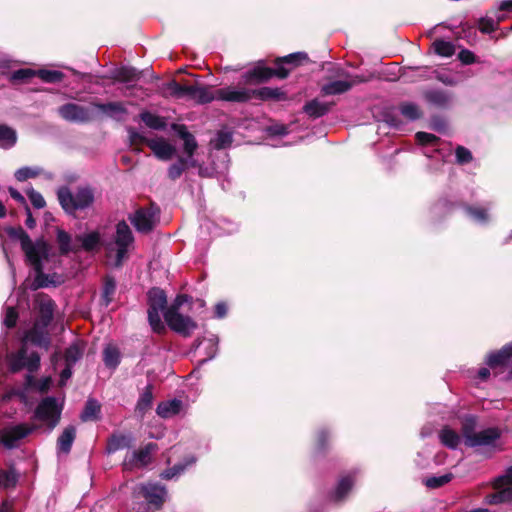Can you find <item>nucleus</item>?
I'll use <instances>...</instances> for the list:
<instances>
[{
  "label": "nucleus",
  "mask_w": 512,
  "mask_h": 512,
  "mask_svg": "<svg viewBox=\"0 0 512 512\" xmlns=\"http://www.w3.org/2000/svg\"><path fill=\"white\" fill-rule=\"evenodd\" d=\"M57 199L69 216H75L77 211L90 208L95 201V191L91 186H79L75 193L68 186H61L57 190Z\"/></svg>",
  "instance_id": "f257e3e1"
},
{
  "label": "nucleus",
  "mask_w": 512,
  "mask_h": 512,
  "mask_svg": "<svg viewBox=\"0 0 512 512\" xmlns=\"http://www.w3.org/2000/svg\"><path fill=\"white\" fill-rule=\"evenodd\" d=\"M477 424L478 418L475 415L468 414L461 418V434L465 446L470 448L490 446L501 437V432L496 427L476 432Z\"/></svg>",
  "instance_id": "f03ea898"
},
{
  "label": "nucleus",
  "mask_w": 512,
  "mask_h": 512,
  "mask_svg": "<svg viewBox=\"0 0 512 512\" xmlns=\"http://www.w3.org/2000/svg\"><path fill=\"white\" fill-rule=\"evenodd\" d=\"M5 232L11 240H17L20 242L21 249L25 254L26 262L32 265V260L29 257L30 253L38 258L40 263L44 260H49L50 257V244L43 238L36 239L33 242L28 233L21 227L8 226L5 228Z\"/></svg>",
  "instance_id": "7ed1b4c3"
},
{
  "label": "nucleus",
  "mask_w": 512,
  "mask_h": 512,
  "mask_svg": "<svg viewBox=\"0 0 512 512\" xmlns=\"http://www.w3.org/2000/svg\"><path fill=\"white\" fill-rule=\"evenodd\" d=\"M163 95L176 99L187 98L198 104H207L213 101V90L207 86L183 85L172 79L163 84Z\"/></svg>",
  "instance_id": "20e7f679"
},
{
  "label": "nucleus",
  "mask_w": 512,
  "mask_h": 512,
  "mask_svg": "<svg viewBox=\"0 0 512 512\" xmlns=\"http://www.w3.org/2000/svg\"><path fill=\"white\" fill-rule=\"evenodd\" d=\"M148 321L152 330L157 334L166 332V327L161 320L160 312L164 314L168 308L166 292L160 287H152L147 292Z\"/></svg>",
  "instance_id": "39448f33"
},
{
  "label": "nucleus",
  "mask_w": 512,
  "mask_h": 512,
  "mask_svg": "<svg viewBox=\"0 0 512 512\" xmlns=\"http://www.w3.org/2000/svg\"><path fill=\"white\" fill-rule=\"evenodd\" d=\"M273 77L287 79L288 72L283 67H268L261 60L241 75V82L248 86L260 85L269 82Z\"/></svg>",
  "instance_id": "423d86ee"
},
{
  "label": "nucleus",
  "mask_w": 512,
  "mask_h": 512,
  "mask_svg": "<svg viewBox=\"0 0 512 512\" xmlns=\"http://www.w3.org/2000/svg\"><path fill=\"white\" fill-rule=\"evenodd\" d=\"M62 409L55 397L47 396L36 406L33 419L45 423L49 430H53L60 422Z\"/></svg>",
  "instance_id": "0eeeda50"
},
{
  "label": "nucleus",
  "mask_w": 512,
  "mask_h": 512,
  "mask_svg": "<svg viewBox=\"0 0 512 512\" xmlns=\"http://www.w3.org/2000/svg\"><path fill=\"white\" fill-rule=\"evenodd\" d=\"M160 209L155 204L139 207L134 214L129 216V220L134 228L140 233H150L159 222Z\"/></svg>",
  "instance_id": "6e6552de"
},
{
  "label": "nucleus",
  "mask_w": 512,
  "mask_h": 512,
  "mask_svg": "<svg viewBox=\"0 0 512 512\" xmlns=\"http://www.w3.org/2000/svg\"><path fill=\"white\" fill-rule=\"evenodd\" d=\"M37 429L36 425L19 423L4 427L0 430V444L6 449L12 450L20 446V442Z\"/></svg>",
  "instance_id": "1a4fd4ad"
},
{
  "label": "nucleus",
  "mask_w": 512,
  "mask_h": 512,
  "mask_svg": "<svg viewBox=\"0 0 512 512\" xmlns=\"http://www.w3.org/2000/svg\"><path fill=\"white\" fill-rule=\"evenodd\" d=\"M158 450V445L154 442H149L138 450L133 451L127 455L123 461L124 470H133L135 468L146 467L152 461V453Z\"/></svg>",
  "instance_id": "9d476101"
},
{
  "label": "nucleus",
  "mask_w": 512,
  "mask_h": 512,
  "mask_svg": "<svg viewBox=\"0 0 512 512\" xmlns=\"http://www.w3.org/2000/svg\"><path fill=\"white\" fill-rule=\"evenodd\" d=\"M168 327L183 337H189L198 327L197 323L189 316L179 313L164 314Z\"/></svg>",
  "instance_id": "9b49d317"
},
{
  "label": "nucleus",
  "mask_w": 512,
  "mask_h": 512,
  "mask_svg": "<svg viewBox=\"0 0 512 512\" xmlns=\"http://www.w3.org/2000/svg\"><path fill=\"white\" fill-rule=\"evenodd\" d=\"M58 114L62 119L68 122L88 123L92 120L89 109L75 103L61 105L58 108Z\"/></svg>",
  "instance_id": "f8f14e48"
},
{
  "label": "nucleus",
  "mask_w": 512,
  "mask_h": 512,
  "mask_svg": "<svg viewBox=\"0 0 512 512\" xmlns=\"http://www.w3.org/2000/svg\"><path fill=\"white\" fill-rule=\"evenodd\" d=\"M253 89H235L233 86L219 88L213 91V100L233 103H247L253 98Z\"/></svg>",
  "instance_id": "ddd939ff"
},
{
  "label": "nucleus",
  "mask_w": 512,
  "mask_h": 512,
  "mask_svg": "<svg viewBox=\"0 0 512 512\" xmlns=\"http://www.w3.org/2000/svg\"><path fill=\"white\" fill-rule=\"evenodd\" d=\"M423 98L429 105L446 110L451 107L454 94L443 89H430L423 93Z\"/></svg>",
  "instance_id": "4468645a"
},
{
  "label": "nucleus",
  "mask_w": 512,
  "mask_h": 512,
  "mask_svg": "<svg viewBox=\"0 0 512 512\" xmlns=\"http://www.w3.org/2000/svg\"><path fill=\"white\" fill-rule=\"evenodd\" d=\"M47 327L34 322L32 328L25 332L23 341H29L37 347L48 350L51 345V338Z\"/></svg>",
  "instance_id": "2eb2a0df"
},
{
  "label": "nucleus",
  "mask_w": 512,
  "mask_h": 512,
  "mask_svg": "<svg viewBox=\"0 0 512 512\" xmlns=\"http://www.w3.org/2000/svg\"><path fill=\"white\" fill-rule=\"evenodd\" d=\"M350 80H335L324 84L321 87V93L323 95H340L349 91L353 86L365 82L362 76L354 75L350 76Z\"/></svg>",
  "instance_id": "dca6fc26"
},
{
  "label": "nucleus",
  "mask_w": 512,
  "mask_h": 512,
  "mask_svg": "<svg viewBox=\"0 0 512 512\" xmlns=\"http://www.w3.org/2000/svg\"><path fill=\"white\" fill-rule=\"evenodd\" d=\"M311 60L306 52H295L286 56L276 57L272 63L276 67H283L287 70L288 76L291 71L302 65L310 63Z\"/></svg>",
  "instance_id": "f3484780"
},
{
  "label": "nucleus",
  "mask_w": 512,
  "mask_h": 512,
  "mask_svg": "<svg viewBox=\"0 0 512 512\" xmlns=\"http://www.w3.org/2000/svg\"><path fill=\"white\" fill-rule=\"evenodd\" d=\"M171 129L183 141V151L185 155L190 158L194 157L198 149V142L195 136L188 131L187 126L185 124L173 123L171 124Z\"/></svg>",
  "instance_id": "a211bd4d"
},
{
  "label": "nucleus",
  "mask_w": 512,
  "mask_h": 512,
  "mask_svg": "<svg viewBox=\"0 0 512 512\" xmlns=\"http://www.w3.org/2000/svg\"><path fill=\"white\" fill-rule=\"evenodd\" d=\"M40 355L32 352L28 359H20L18 356L11 354L9 356V370L17 373L26 368L30 373L36 372L40 367Z\"/></svg>",
  "instance_id": "6ab92c4d"
},
{
  "label": "nucleus",
  "mask_w": 512,
  "mask_h": 512,
  "mask_svg": "<svg viewBox=\"0 0 512 512\" xmlns=\"http://www.w3.org/2000/svg\"><path fill=\"white\" fill-rule=\"evenodd\" d=\"M56 304L48 295H43L38 300V316L35 320L41 326H49L54 319Z\"/></svg>",
  "instance_id": "aec40b11"
},
{
  "label": "nucleus",
  "mask_w": 512,
  "mask_h": 512,
  "mask_svg": "<svg viewBox=\"0 0 512 512\" xmlns=\"http://www.w3.org/2000/svg\"><path fill=\"white\" fill-rule=\"evenodd\" d=\"M141 493L150 505L160 509L165 502L167 490L163 485L149 484L142 487Z\"/></svg>",
  "instance_id": "412c9836"
},
{
  "label": "nucleus",
  "mask_w": 512,
  "mask_h": 512,
  "mask_svg": "<svg viewBox=\"0 0 512 512\" xmlns=\"http://www.w3.org/2000/svg\"><path fill=\"white\" fill-rule=\"evenodd\" d=\"M253 98H256L260 101H287L289 99L286 91L282 90L278 87H261L258 89H253Z\"/></svg>",
  "instance_id": "4be33fe9"
},
{
  "label": "nucleus",
  "mask_w": 512,
  "mask_h": 512,
  "mask_svg": "<svg viewBox=\"0 0 512 512\" xmlns=\"http://www.w3.org/2000/svg\"><path fill=\"white\" fill-rule=\"evenodd\" d=\"M154 155L163 161H168L176 154V148L165 139L151 140L148 146Z\"/></svg>",
  "instance_id": "5701e85b"
},
{
  "label": "nucleus",
  "mask_w": 512,
  "mask_h": 512,
  "mask_svg": "<svg viewBox=\"0 0 512 512\" xmlns=\"http://www.w3.org/2000/svg\"><path fill=\"white\" fill-rule=\"evenodd\" d=\"M334 103L321 102L318 99H312L305 103L302 110L312 119H317L328 114Z\"/></svg>",
  "instance_id": "b1692460"
},
{
  "label": "nucleus",
  "mask_w": 512,
  "mask_h": 512,
  "mask_svg": "<svg viewBox=\"0 0 512 512\" xmlns=\"http://www.w3.org/2000/svg\"><path fill=\"white\" fill-rule=\"evenodd\" d=\"M29 257L32 260L31 266L36 274L32 283V289L37 290L40 288H46L50 284H54V282L49 279V275L44 273L43 263H40L38 258L34 257L31 253Z\"/></svg>",
  "instance_id": "393cba45"
},
{
  "label": "nucleus",
  "mask_w": 512,
  "mask_h": 512,
  "mask_svg": "<svg viewBox=\"0 0 512 512\" xmlns=\"http://www.w3.org/2000/svg\"><path fill=\"white\" fill-rule=\"evenodd\" d=\"M132 446V437L121 433H113L107 439L106 452L115 453L118 450L130 448Z\"/></svg>",
  "instance_id": "a878e982"
},
{
  "label": "nucleus",
  "mask_w": 512,
  "mask_h": 512,
  "mask_svg": "<svg viewBox=\"0 0 512 512\" xmlns=\"http://www.w3.org/2000/svg\"><path fill=\"white\" fill-rule=\"evenodd\" d=\"M56 240L59 246L60 255L66 256L70 252L77 253L80 250L79 245H72L71 235L65 231L64 229L57 228L56 229Z\"/></svg>",
  "instance_id": "bb28decb"
},
{
  "label": "nucleus",
  "mask_w": 512,
  "mask_h": 512,
  "mask_svg": "<svg viewBox=\"0 0 512 512\" xmlns=\"http://www.w3.org/2000/svg\"><path fill=\"white\" fill-rule=\"evenodd\" d=\"M354 483L355 478L351 474L341 477L335 490L331 493V499L335 502L342 501L352 490Z\"/></svg>",
  "instance_id": "cd10ccee"
},
{
  "label": "nucleus",
  "mask_w": 512,
  "mask_h": 512,
  "mask_svg": "<svg viewBox=\"0 0 512 512\" xmlns=\"http://www.w3.org/2000/svg\"><path fill=\"white\" fill-rule=\"evenodd\" d=\"M75 438L76 428L72 425L67 426L57 439L58 452L69 454Z\"/></svg>",
  "instance_id": "c85d7f7f"
},
{
  "label": "nucleus",
  "mask_w": 512,
  "mask_h": 512,
  "mask_svg": "<svg viewBox=\"0 0 512 512\" xmlns=\"http://www.w3.org/2000/svg\"><path fill=\"white\" fill-rule=\"evenodd\" d=\"M182 408V401L179 399H172L162 401L156 408V413L159 417L167 419L180 413Z\"/></svg>",
  "instance_id": "c756f323"
},
{
  "label": "nucleus",
  "mask_w": 512,
  "mask_h": 512,
  "mask_svg": "<svg viewBox=\"0 0 512 512\" xmlns=\"http://www.w3.org/2000/svg\"><path fill=\"white\" fill-rule=\"evenodd\" d=\"M439 440L443 446L455 450L461 442V436L449 426H444L439 431Z\"/></svg>",
  "instance_id": "7c9ffc66"
},
{
  "label": "nucleus",
  "mask_w": 512,
  "mask_h": 512,
  "mask_svg": "<svg viewBox=\"0 0 512 512\" xmlns=\"http://www.w3.org/2000/svg\"><path fill=\"white\" fill-rule=\"evenodd\" d=\"M153 388L154 387L152 384H148L140 394V397L137 401L135 410L141 417H143L152 407Z\"/></svg>",
  "instance_id": "2f4dec72"
},
{
  "label": "nucleus",
  "mask_w": 512,
  "mask_h": 512,
  "mask_svg": "<svg viewBox=\"0 0 512 512\" xmlns=\"http://www.w3.org/2000/svg\"><path fill=\"white\" fill-rule=\"evenodd\" d=\"M116 280L112 275H105L103 278L102 285V293H101V303L104 306H109V304L114 299V294L116 292Z\"/></svg>",
  "instance_id": "473e14b6"
},
{
  "label": "nucleus",
  "mask_w": 512,
  "mask_h": 512,
  "mask_svg": "<svg viewBox=\"0 0 512 512\" xmlns=\"http://www.w3.org/2000/svg\"><path fill=\"white\" fill-rule=\"evenodd\" d=\"M100 413V403L94 398H89L85 403L83 411L81 412L80 419L83 422L96 421L100 418Z\"/></svg>",
  "instance_id": "72a5a7b5"
},
{
  "label": "nucleus",
  "mask_w": 512,
  "mask_h": 512,
  "mask_svg": "<svg viewBox=\"0 0 512 512\" xmlns=\"http://www.w3.org/2000/svg\"><path fill=\"white\" fill-rule=\"evenodd\" d=\"M134 237L129 225L124 221L116 225L115 243L117 246H129L133 243Z\"/></svg>",
  "instance_id": "f704fd0d"
},
{
  "label": "nucleus",
  "mask_w": 512,
  "mask_h": 512,
  "mask_svg": "<svg viewBox=\"0 0 512 512\" xmlns=\"http://www.w3.org/2000/svg\"><path fill=\"white\" fill-rule=\"evenodd\" d=\"M17 132L6 124H0V148L10 149L17 143Z\"/></svg>",
  "instance_id": "c9c22d12"
},
{
  "label": "nucleus",
  "mask_w": 512,
  "mask_h": 512,
  "mask_svg": "<svg viewBox=\"0 0 512 512\" xmlns=\"http://www.w3.org/2000/svg\"><path fill=\"white\" fill-rule=\"evenodd\" d=\"M330 447V432L325 429H319L315 435L314 452L318 455H326Z\"/></svg>",
  "instance_id": "e433bc0d"
},
{
  "label": "nucleus",
  "mask_w": 512,
  "mask_h": 512,
  "mask_svg": "<svg viewBox=\"0 0 512 512\" xmlns=\"http://www.w3.org/2000/svg\"><path fill=\"white\" fill-rule=\"evenodd\" d=\"M75 241L81 243L80 249L91 252L100 245V234L97 231H93L83 236L77 235Z\"/></svg>",
  "instance_id": "4c0bfd02"
},
{
  "label": "nucleus",
  "mask_w": 512,
  "mask_h": 512,
  "mask_svg": "<svg viewBox=\"0 0 512 512\" xmlns=\"http://www.w3.org/2000/svg\"><path fill=\"white\" fill-rule=\"evenodd\" d=\"M141 121L150 129L164 130L166 128V120L164 117L155 115L150 111H143L139 115Z\"/></svg>",
  "instance_id": "58836bf2"
},
{
  "label": "nucleus",
  "mask_w": 512,
  "mask_h": 512,
  "mask_svg": "<svg viewBox=\"0 0 512 512\" xmlns=\"http://www.w3.org/2000/svg\"><path fill=\"white\" fill-rule=\"evenodd\" d=\"M141 76V72L133 67H120L114 71L113 79L118 82L128 83L137 81Z\"/></svg>",
  "instance_id": "ea45409f"
},
{
  "label": "nucleus",
  "mask_w": 512,
  "mask_h": 512,
  "mask_svg": "<svg viewBox=\"0 0 512 512\" xmlns=\"http://www.w3.org/2000/svg\"><path fill=\"white\" fill-rule=\"evenodd\" d=\"M399 111L409 121H416L423 117V111L413 102H401L399 104Z\"/></svg>",
  "instance_id": "a19ab883"
},
{
  "label": "nucleus",
  "mask_w": 512,
  "mask_h": 512,
  "mask_svg": "<svg viewBox=\"0 0 512 512\" xmlns=\"http://www.w3.org/2000/svg\"><path fill=\"white\" fill-rule=\"evenodd\" d=\"M233 143V133L227 130H219L216 136L211 139L210 144L216 150L229 148Z\"/></svg>",
  "instance_id": "79ce46f5"
},
{
  "label": "nucleus",
  "mask_w": 512,
  "mask_h": 512,
  "mask_svg": "<svg viewBox=\"0 0 512 512\" xmlns=\"http://www.w3.org/2000/svg\"><path fill=\"white\" fill-rule=\"evenodd\" d=\"M464 211L468 216L473 218L475 221L479 223H486L489 220L488 209L481 206H473L465 204L463 206Z\"/></svg>",
  "instance_id": "37998d69"
},
{
  "label": "nucleus",
  "mask_w": 512,
  "mask_h": 512,
  "mask_svg": "<svg viewBox=\"0 0 512 512\" xmlns=\"http://www.w3.org/2000/svg\"><path fill=\"white\" fill-rule=\"evenodd\" d=\"M103 362L106 367L115 369L120 364V352L114 346H107L103 351Z\"/></svg>",
  "instance_id": "c03bdc74"
},
{
  "label": "nucleus",
  "mask_w": 512,
  "mask_h": 512,
  "mask_svg": "<svg viewBox=\"0 0 512 512\" xmlns=\"http://www.w3.org/2000/svg\"><path fill=\"white\" fill-rule=\"evenodd\" d=\"M434 52L442 57H451L455 53V46L452 42L443 39H436L432 43Z\"/></svg>",
  "instance_id": "a18cd8bd"
},
{
  "label": "nucleus",
  "mask_w": 512,
  "mask_h": 512,
  "mask_svg": "<svg viewBox=\"0 0 512 512\" xmlns=\"http://www.w3.org/2000/svg\"><path fill=\"white\" fill-rule=\"evenodd\" d=\"M186 170L187 162L184 160V156H178L177 161L168 167L167 176L170 180L176 181Z\"/></svg>",
  "instance_id": "49530a36"
},
{
  "label": "nucleus",
  "mask_w": 512,
  "mask_h": 512,
  "mask_svg": "<svg viewBox=\"0 0 512 512\" xmlns=\"http://www.w3.org/2000/svg\"><path fill=\"white\" fill-rule=\"evenodd\" d=\"M83 356V347H81L78 343H73L68 348H66L64 352L65 363H68V366H74L75 363L80 360Z\"/></svg>",
  "instance_id": "de8ad7c7"
},
{
  "label": "nucleus",
  "mask_w": 512,
  "mask_h": 512,
  "mask_svg": "<svg viewBox=\"0 0 512 512\" xmlns=\"http://www.w3.org/2000/svg\"><path fill=\"white\" fill-rule=\"evenodd\" d=\"M36 76L45 83H58L61 82L65 75L58 70L39 69L36 71Z\"/></svg>",
  "instance_id": "09e8293b"
},
{
  "label": "nucleus",
  "mask_w": 512,
  "mask_h": 512,
  "mask_svg": "<svg viewBox=\"0 0 512 512\" xmlns=\"http://www.w3.org/2000/svg\"><path fill=\"white\" fill-rule=\"evenodd\" d=\"M0 477L3 479L2 485L4 488H14L17 485L19 474L15 467L11 465L8 469L0 471Z\"/></svg>",
  "instance_id": "8fccbe9b"
},
{
  "label": "nucleus",
  "mask_w": 512,
  "mask_h": 512,
  "mask_svg": "<svg viewBox=\"0 0 512 512\" xmlns=\"http://www.w3.org/2000/svg\"><path fill=\"white\" fill-rule=\"evenodd\" d=\"M195 462L194 458H191L190 460L186 461L185 463H177L173 467L167 468L164 470L160 477L165 480H171L177 475H180L184 470L187 468V466L191 465Z\"/></svg>",
  "instance_id": "3c124183"
},
{
  "label": "nucleus",
  "mask_w": 512,
  "mask_h": 512,
  "mask_svg": "<svg viewBox=\"0 0 512 512\" xmlns=\"http://www.w3.org/2000/svg\"><path fill=\"white\" fill-rule=\"evenodd\" d=\"M26 381L29 386L36 388L42 394L47 393L52 384L50 377H45L37 381L33 376L27 375Z\"/></svg>",
  "instance_id": "603ef678"
},
{
  "label": "nucleus",
  "mask_w": 512,
  "mask_h": 512,
  "mask_svg": "<svg viewBox=\"0 0 512 512\" xmlns=\"http://www.w3.org/2000/svg\"><path fill=\"white\" fill-rule=\"evenodd\" d=\"M36 76V71L30 68H21L12 72L10 80L12 82H28Z\"/></svg>",
  "instance_id": "864d4df0"
},
{
  "label": "nucleus",
  "mask_w": 512,
  "mask_h": 512,
  "mask_svg": "<svg viewBox=\"0 0 512 512\" xmlns=\"http://www.w3.org/2000/svg\"><path fill=\"white\" fill-rule=\"evenodd\" d=\"M95 106L103 113L112 115L114 113H126L125 107L120 102L98 103Z\"/></svg>",
  "instance_id": "5fc2aeb1"
},
{
  "label": "nucleus",
  "mask_w": 512,
  "mask_h": 512,
  "mask_svg": "<svg viewBox=\"0 0 512 512\" xmlns=\"http://www.w3.org/2000/svg\"><path fill=\"white\" fill-rule=\"evenodd\" d=\"M453 478L452 473L444 474L441 476L429 477L425 480V485L431 489H437L449 483Z\"/></svg>",
  "instance_id": "6e6d98bb"
},
{
  "label": "nucleus",
  "mask_w": 512,
  "mask_h": 512,
  "mask_svg": "<svg viewBox=\"0 0 512 512\" xmlns=\"http://www.w3.org/2000/svg\"><path fill=\"white\" fill-rule=\"evenodd\" d=\"M415 139L422 146H436L440 143L438 136L422 131L415 134Z\"/></svg>",
  "instance_id": "4d7b16f0"
},
{
  "label": "nucleus",
  "mask_w": 512,
  "mask_h": 512,
  "mask_svg": "<svg viewBox=\"0 0 512 512\" xmlns=\"http://www.w3.org/2000/svg\"><path fill=\"white\" fill-rule=\"evenodd\" d=\"M192 300V297L187 294H178L170 306L165 310L164 314L179 313L183 304Z\"/></svg>",
  "instance_id": "13d9d810"
},
{
  "label": "nucleus",
  "mask_w": 512,
  "mask_h": 512,
  "mask_svg": "<svg viewBox=\"0 0 512 512\" xmlns=\"http://www.w3.org/2000/svg\"><path fill=\"white\" fill-rule=\"evenodd\" d=\"M455 157H456V162L459 165L468 164L473 160V155H472L471 151L468 148L461 146V145H458L456 147Z\"/></svg>",
  "instance_id": "bf43d9fd"
},
{
  "label": "nucleus",
  "mask_w": 512,
  "mask_h": 512,
  "mask_svg": "<svg viewBox=\"0 0 512 512\" xmlns=\"http://www.w3.org/2000/svg\"><path fill=\"white\" fill-rule=\"evenodd\" d=\"M19 318L18 311L15 307L9 306L6 308L5 317L3 320V324L8 328L12 329L16 326L17 320Z\"/></svg>",
  "instance_id": "052dcab7"
},
{
  "label": "nucleus",
  "mask_w": 512,
  "mask_h": 512,
  "mask_svg": "<svg viewBox=\"0 0 512 512\" xmlns=\"http://www.w3.org/2000/svg\"><path fill=\"white\" fill-rule=\"evenodd\" d=\"M478 28L483 34H490L498 29L495 21L489 17H481L478 20Z\"/></svg>",
  "instance_id": "680f3d73"
},
{
  "label": "nucleus",
  "mask_w": 512,
  "mask_h": 512,
  "mask_svg": "<svg viewBox=\"0 0 512 512\" xmlns=\"http://www.w3.org/2000/svg\"><path fill=\"white\" fill-rule=\"evenodd\" d=\"M505 485L512 486V465L508 467L503 475L498 476L493 482V488L498 489Z\"/></svg>",
  "instance_id": "e2e57ef3"
},
{
  "label": "nucleus",
  "mask_w": 512,
  "mask_h": 512,
  "mask_svg": "<svg viewBox=\"0 0 512 512\" xmlns=\"http://www.w3.org/2000/svg\"><path fill=\"white\" fill-rule=\"evenodd\" d=\"M128 134H129V141H130L131 145L145 144V145L149 146V142L152 140V139H148L144 135L140 134L132 127H130L128 129Z\"/></svg>",
  "instance_id": "0e129e2a"
},
{
  "label": "nucleus",
  "mask_w": 512,
  "mask_h": 512,
  "mask_svg": "<svg viewBox=\"0 0 512 512\" xmlns=\"http://www.w3.org/2000/svg\"><path fill=\"white\" fill-rule=\"evenodd\" d=\"M38 174V171H35L30 167H22L15 172V178L19 182H24L30 178L37 177Z\"/></svg>",
  "instance_id": "69168bd1"
},
{
  "label": "nucleus",
  "mask_w": 512,
  "mask_h": 512,
  "mask_svg": "<svg viewBox=\"0 0 512 512\" xmlns=\"http://www.w3.org/2000/svg\"><path fill=\"white\" fill-rule=\"evenodd\" d=\"M27 195L35 208L42 209L46 206V201L40 192L31 189L27 192Z\"/></svg>",
  "instance_id": "338daca9"
},
{
  "label": "nucleus",
  "mask_w": 512,
  "mask_h": 512,
  "mask_svg": "<svg viewBox=\"0 0 512 512\" xmlns=\"http://www.w3.org/2000/svg\"><path fill=\"white\" fill-rule=\"evenodd\" d=\"M430 129L437 131V132H444L447 128L446 120L439 116V115H432L430 117Z\"/></svg>",
  "instance_id": "774afa93"
}]
</instances>
